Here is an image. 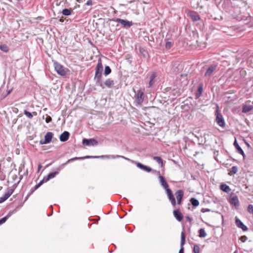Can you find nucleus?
Returning <instances> with one entry per match:
<instances>
[{"mask_svg": "<svg viewBox=\"0 0 253 253\" xmlns=\"http://www.w3.org/2000/svg\"><path fill=\"white\" fill-rule=\"evenodd\" d=\"M156 77V74L153 73L150 76V80H154Z\"/></svg>", "mask_w": 253, "mask_h": 253, "instance_id": "nucleus-44", "label": "nucleus"}, {"mask_svg": "<svg viewBox=\"0 0 253 253\" xmlns=\"http://www.w3.org/2000/svg\"><path fill=\"white\" fill-rule=\"evenodd\" d=\"M199 237L201 238H205L207 236V233L204 229L201 228L199 230Z\"/></svg>", "mask_w": 253, "mask_h": 253, "instance_id": "nucleus-25", "label": "nucleus"}, {"mask_svg": "<svg viewBox=\"0 0 253 253\" xmlns=\"http://www.w3.org/2000/svg\"><path fill=\"white\" fill-rule=\"evenodd\" d=\"M202 90H203V87L202 86H199L198 87V92L199 93V94H201L202 92Z\"/></svg>", "mask_w": 253, "mask_h": 253, "instance_id": "nucleus-46", "label": "nucleus"}, {"mask_svg": "<svg viewBox=\"0 0 253 253\" xmlns=\"http://www.w3.org/2000/svg\"><path fill=\"white\" fill-rule=\"evenodd\" d=\"M103 69V67L101 60L99 59L95 68V79L97 80V82H99L101 80Z\"/></svg>", "mask_w": 253, "mask_h": 253, "instance_id": "nucleus-3", "label": "nucleus"}, {"mask_svg": "<svg viewBox=\"0 0 253 253\" xmlns=\"http://www.w3.org/2000/svg\"><path fill=\"white\" fill-rule=\"evenodd\" d=\"M247 0H238V31H243L253 26V22L247 11L249 6Z\"/></svg>", "mask_w": 253, "mask_h": 253, "instance_id": "nucleus-1", "label": "nucleus"}, {"mask_svg": "<svg viewBox=\"0 0 253 253\" xmlns=\"http://www.w3.org/2000/svg\"><path fill=\"white\" fill-rule=\"evenodd\" d=\"M238 153L241 154L243 156L244 159L245 158V157H246L245 154L243 150L241 148V147L239 145H238Z\"/></svg>", "mask_w": 253, "mask_h": 253, "instance_id": "nucleus-33", "label": "nucleus"}, {"mask_svg": "<svg viewBox=\"0 0 253 253\" xmlns=\"http://www.w3.org/2000/svg\"><path fill=\"white\" fill-rule=\"evenodd\" d=\"M237 253V251H235L234 253Z\"/></svg>", "mask_w": 253, "mask_h": 253, "instance_id": "nucleus-57", "label": "nucleus"}, {"mask_svg": "<svg viewBox=\"0 0 253 253\" xmlns=\"http://www.w3.org/2000/svg\"><path fill=\"white\" fill-rule=\"evenodd\" d=\"M154 80H150L149 84V87L151 86L154 84Z\"/></svg>", "mask_w": 253, "mask_h": 253, "instance_id": "nucleus-49", "label": "nucleus"}, {"mask_svg": "<svg viewBox=\"0 0 253 253\" xmlns=\"http://www.w3.org/2000/svg\"><path fill=\"white\" fill-rule=\"evenodd\" d=\"M15 187L8 189L4 196L0 198V202H4L7 200L13 193Z\"/></svg>", "mask_w": 253, "mask_h": 253, "instance_id": "nucleus-12", "label": "nucleus"}, {"mask_svg": "<svg viewBox=\"0 0 253 253\" xmlns=\"http://www.w3.org/2000/svg\"><path fill=\"white\" fill-rule=\"evenodd\" d=\"M216 66L215 65H211L209 67L206 72L205 74L206 77H210L212 74L213 72L215 70Z\"/></svg>", "mask_w": 253, "mask_h": 253, "instance_id": "nucleus-14", "label": "nucleus"}, {"mask_svg": "<svg viewBox=\"0 0 253 253\" xmlns=\"http://www.w3.org/2000/svg\"><path fill=\"white\" fill-rule=\"evenodd\" d=\"M144 100V91L142 89H139L136 95V103L137 104H141Z\"/></svg>", "mask_w": 253, "mask_h": 253, "instance_id": "nucleus-7", "label": "nucleus"}, {"mask_svg": "<svg viewBox=\"0 0 253 253\" xmlns=\"http://www.w3.org/2000/svg\"><path fill=\"white\" fill-rule=\"evenodd\" d=\"M17 170H12L9 173V176H10L13 180H15L17 178Z\"/></svg>", "mask_w": 253, "mask_h": 253, "instance_id": "nucleus-22", "label": "nucleus"}, {"mask_svg": "<svg viewBox=\"0 0 253 253\" xmlns=\"http://www.w3.org/2000/svg\"><path fill=\"white\" fill-rule=\"evenodd\" d=\"M172 45V44L170 42H167L166 43L165 46L167 49H169L171 47Z\"/></svg>", "mask_w": 253, "mask_h": 253, "instance_id": "nucleus-37", "label": "nucleus"}, {"mask_svg": "<svg viewBox=\"0 0 253 253\" xmlns=\"http://www.w3.org/2000/svg\"><path fill=\"white\" fill-rule=\"evenodd\" d=\"M241 140L244 141V142L245 143V144H246V145L247 146V147L248 148H250V145L246 141V140H245L244 138H241Z\"/></svg>", "mask_w": 253, "mask_h": 253, "instance_id": "nucleus-43", "label": "nucleus"}, {"mask_svg": "<svg viewBox=\"0 0 253 253\" xmlns=\"http://www.w3.org/2000/svg\"><path fill=\"white\" fill-rule=\"evenodd\" d=\"M190 202L194 207H197L199 205V202L198 200H197L196 199L194 198H191L190 199Z\"/></svg>", "mask_w": 253, "mask_h": 253, "instance_id": "nucleus-26", "label": "nucleus"}, {"mask_svg": "<svg viewBox=\"0 0 253 253\" xmlns=\"http://www.w3.org/2000/svg\"><path fill=\"white\" fill-rule=\"evenodd\" d=\"M52 121V118L49 116H47L45 119V122L46 123H49Z\"/></svg>", "mask_w": 253, "mask_h": 253, "instance_id": "nucleus-40", "label": "nucleus"}, {"mask_svg": "<svg viewBox=\"0 0 253 253\" xmlns=\"http://www.w3.org/2000/svg\"><path fill=\"white\" fill-rule=\"evenodd\" d=\"M235 223L237 225V217H235Z\"/></svg>", "mask_w": 253, "mask_h": 253, "instance_id": "nucleus-55", "label": "nucleus"}, {"mask_svg": "<svg viewBox=\"0 0 253 253\" xmlns=\"http://www.w3.org/2000/svg\"><path fill=\"white\" fill-rule=\"evenodd\" d=\"M220 187L221 190L226 193H229L231 191L230 187L225 184H221Z\"/></svg>", "mask_w": 253, "mask_h": 253, "instance_id": "nucleus-21", "label": "nucleus"}, {"mask_svg": "<svg viewBox=\"0 0 253 253\" xmlns=\"http://www.w3.org/2000/svg\"><path fill=\"white\" fill-rule=\"evenodd\" d=\"M230 204L233 206L234 207L235 209L237 208V196L236 194L232 193L230 194L229 200H228Z\"/></svg>", "mask_w": 253, "mask_h": 253, "instance_id": "nucleus-8", "label": "nucleus"}, {"mask_svg": "<svg viewBox=\"0 0 253 253\" xmlns=\"http://www.w3.org/2000/svg\"><path fill=\"white\" fill-rule=\"evenodd\" d=\"M186 218V219L187 221H191V218L190 217H189V216H187Z\"/></svg>", "mask_w": 253, "mask_h": 253, "instance_id": "nucleus-53", "label": "nucleus"}, {"mask_svg": "<svg viewBox=\"0 0 253 253\" xmlns=\"http://www.w3.org/2000/svg\"><path fill=\"white\" fill-rule=\"evenodd\" d=\"M85 4L88 6L91 5L92 4V1L91 0H88L87 1Z\"/></svg>", "mask_w": 253, "mask_h": 253, "instance_id": "nucleus-45", "label": "nucleus"}, {"mask_svg": "<svg viewBox=\"0 0 253 253\" xmlns=\"http://www.w3.org/2000/svg\"><path fill=\"white\" fill-rule=\"evenodd\" d=\"M191 17L192 19L194 21H197L200 20V17L198 15L195 14V15H191Z\"/></svg>", "mask_w": 253, "mask_h": 253, "instance_id": "nucleus-32", "label": "nucleus"}, {"mask_svg": "<svg viewBox=\"0 0 253 253\" xmlns=\"http://www.w3.org/2000/svg\"><path fill=\"white\" fill-rule=\"evenodd\" d=\"M7 217L6 216L5 217H4L3 218H2L1 219H0V225L4 223L6 220H7Z\"/></svg>", "mask_w": 253, "mask_h": 253, "instance_id": "nucleus-41", "label": "nucleus"}, {"mask_svg": "<svg viewBox=\"0 0 253 253\" xmlns=\"http://www.w3.org/2000/svg\"><path fill=\"white\" fill-rule=\"evenodd\" d=\"M54 67L56 72L59 75L64 76L66 75L67 69L60 64L55 62L54 63Z\"/></svg>", "mask_w": 253, "mask_h": 253, "instance_id": "nucleus-4", "label": "nucleus"}, {"mask_svg": "<svg viewBox=\"0 0 253 253\" xmlns=\"http://www.w3.org/2000/svg\"><path fill=\"white\" fill-rule=\"evenodd\" d=\"M41 186H40V185L39 184H37L35 187V189L36 190L37 189H38Z\"/></svg>", "mask_w": 253, "mask_h": 253, "instance_id": "nucleus-51", "label": "nucleus"}, {"mask_svg": "<svg viewBox=\"0 0 253 253\" xmlns=\"http://www.w3.org/2000/svg\"><path fill=\"white\" fill-rule=\"evenodd\" d=\"M42 166L41 164H39L38 165V171H39L42 168Z\"/></svg>", "mask_w": 253, "mask_h": 253, "instance_id": "nucleus-50", "label": "nucleus"}, {"mask_svg": "<svg viewBox=\"0 0 253 253\" xmlns=\"http://www.w3.org/2000/svg\"><path fill=\"white\" fill-rule=\"evenodd\" d=\"M247 237L246 236H241L239 240H240L242 242H245L247 240Z\"/></svg>", "mask_w": 253, "mask_h": 253, "instance_id": "nucleus-42", "label": "nucleus"}, {"mask_svg": "<svg viewBox=\"0 0 253 253\" xmlns=\"http://www.w3.org/2000/svg\"><path fill=\"white\" fill-rule=\"evenodd\" d=\"M227 98H228V99H230V100H228L227 101L230 102L234 99H236V95H234V96H227Z\"/></svg>", "mask_w": 253, "mask_h": 253, "instance_id": "nucleus-39", "label": "nucleus"}, {"mask_svg": "<svg viewBox=\"0 0 253 253\" xmlns=\"http://www.w3.org/2000/svg\"><path fill=\"white\" fill-rule=\"evenodd\" d=\"M216 119L215 121L218 125L222 127L225 126V122L222 115L219 113L218 106H217L215 111Z\"/></svg>", "mask_w": 253, "mask_h": 253, "instance_id": "nucleus-5", "label": "nucleus"}, {"mask_svg": "<svg viewBox=\"0 0 253 253\" xmlns=\"http://www.w3.org/2000/svg\"><path fill=\"white\" fill-rule=\"evenodd\" d=\"M32 114L33 115V116H36L37 115L36 112H33Z\"/></svg>", "mask_w": 253, "mask_h": 253, "instance_id": "nucleus-54", "label": "nucleus"}, {"mask_svg": "<svg viewBox=\"0 0 253 253\" xmlns=\"http://www.w3.org/2000/svg\"><path fill=\"white\" fill-rule=\"evenodd\" d=\"M200 247L198 245H195L193 247L194 253H200Z\"/></svg>", "mask_w": 253, "mask_h": 253, "instance_id": "nucleus-29", "label": "nucleus"}, {"mask_svg": "<svg viewBox=\"0 0 253 253\" xmlns=\"http://www.w3.org/2000/svg\"><path fill=\"white\" fill-rule=\"evenodd\" d=\"M71 13V10L69 9H64L62 11V14L65 16H69Z\"/></svg>", "mask_w": 253, "mask_h": 253, "instance_id": "nucleus-28", "label": "nucleus"}, {"mask_svg": "<svg viewBox=\"0 0 253 253\" xmlns=\"http://www.w3.org/2000/svg\"><path fill=\"white\" fill-rule=\"evenodd\" d=\"M0 49L5 52L8 51L7 46L5 45L0 46Z\"/></svg>", "mask_w": 253, "mask_h": 253, "instance_id": "nucleus-35", "label": "nucleus"}, {"mask_svg": "<svg viewBox=\"0 0 253 253\" xmlns=\"http://www.w3.org/2000/svg\"><path fill=\"white\" fill-rule=\"evenodd\" d=\"M114 21L120 23L123 28L126 29L130 28L133 24L131 21L121 18H116Z\"/></svg>", "mask_w": 253, "mask_h": 253, "instance_id": "nucleus-6", "label": "nucleus"}, {"mask_svg": "<svg viewBox=\"0 0 253 253\" xmlns=\"http://www.w3.org/2000/svg\"><path fill=\"white\" fill-rule=\"evenodd\" d=\"M173 213L174 216L178 221H181L182 220L183 215L178 210L173 211Z\"/></svg>", "mask_w": 253, "mask_h": 253, "instance_id": "nucleus-16", "label": "nucleus"}, {"mask_svg": "<svg viewBox=\"0 0 253 253\" xmlns=\"http://www.w3.org/2000/svg\"><path fill=\"white\" fill-rule=\"evenodd\" d=\"M111 69H110V68L108 66H105V71H104V74H105V75H108L110 74L111 73Z\"/></svg>", "mask_w": 253, "mask_h": 253, "instance_id": "nucleus-30", "label": "nucleus"}, {"mask_svg": "<svg viewBox=\"0 0 253 253\" xmlns=\"http://www.w3.org/2000/svg\"><path fill=\"white\" fill-rule=\"evenodd\" d=\"M58 173V172L57 171L53 172H51V173H49L46 176H44L45 181L47 182L49 179H50L52 178H54L56 176V175Z\"/></svg>", "mask_w": 253, "mask_h": 253, "instance_id": "nucleus-19", "label": "nucleus"}, {"mask_svg": "<svg viewBox=\"0 0 253 253\" xmlns=\"http://www.w3.org/2000/svg\"><path fill=\"white\" fill-rule=\"evenodd\" d=\"M117 157H122V158H124L127 160L130 161L129 159L126 158L124 156H117Z\"/></svg>", "mask_w": 253, "mask_h": 253, "instance_id": "nucleus-52", "label": "nucleus"}, {"mask_svg": "<svg viewBox=\"0 0 253 253\" xmlns=\"http://www.w3.org/2000/svg\"><path fill=\"white\" fill-rule=\"evenodd\" d=\"M136 166L139 169L146 171L147 172H150L152 170V169L148 167L147 166L143 165V164H141L140 163L137 162L136 163Z\"/></svg>", "mask_w": 253, "mask_h": 253, "instance_id": "nucleus-15", "label": "nucleus"}, {"mask_svg": "<svg viewBox=\"0 0 253 253\" xmlns=\"http://www.w3.org/2000/svg\"><path fill=\"white\" fill-rule=\"evenodd\" d=\"M83 144L86 146H95L98 144V142L94 138L84 139L83 140Z\"/></svg>", "mask_w": 253, "mask_h": 253, "instance_id": "nucleus-9", "label": "nucleus"}, {"mask_svg": "<svg viewBox=\"0 0 253 253\" xmlns=\"http://www.w3.org/2000/svg\"><path fill=\"white\" fill-rule=\"evenodd\" d=\"M52 136V133L51 132H48L44 136V140L40 141V144H44L49 143L51 141Z\"/></svg>", "mask_w": 253, "mask_h": 253, "instance_id": "nucleus-11", "label": "nucleus"}, {"mask_svg": "<svg viewBox=\"0 0 253 253\" xmlns=\"http://www.w3.org/2000/svg\"><path fill=\"white\" fill-rule=\"evenodd\" d=\"M175 195L177 201V204L181 205L182 200L184 196V192L182 190H178L175 193Z\"/></svg>", "mask_w": 253, "mask_h": 253, "instance_id": "nucleus-10", "label": "nucleus"}, {"mask_svg": "<svg viewBox=\"0 0 253 253\" xmlns=\"http://www.w3.org/2000/svg\"><path fill=\"white\" fill-rule=\"evenodd\" d=\"M70 134L68 131H65L60 136V140L62 142L66 141L69 137Z\"/></svg>", "mask_w": 253, "mask_h": 253, "instance_id": "nucleus-17", "label": "nucleus"}, {"mask_svg": "<svg viewBox=\"0 0 253 253\" xmlns=\"http://www.w3.org/2000/svg\"><path fill=\"white\" fill-rule=\"evenodd\" d=\"M240 75L242 77H244L246 75V71L243 68L240 71Z\"/></svg>", "mask_w": 253, "mask_h": 253, "instance_id": "nucleus-36", "label": "nucleus"}, {"mask_svg": "<svg viewBox=\"0 0 253 253\" xmlns=\"http://www.w3.org/2000/svg\"><path fill=\"white\" fill-rule=\"evenodd\" d=\"M104 84L105 85L108 87H110L114 84V81L110 79H108L107 80H106Z\"/></svg>", "mask_w": 253, "mask_h": 253, "instance_id": "nucleus-24", "label": "nucleus"}, {"mask_svg": "<svg viewBox=\"0 0 253 253\" xmlns=\"http://www.w3.org/2000/svg\"><path fill=\"white\" fill-rule=\"evenodd\" d=\"M234 145L235 147L237 149V140L236 138H235V141L234 142Z\"/></svg>", "mask_w": 253, "mask_h": 253, "instance_id": "nucleus-47", "label": "nucleus"}, {"mask_svg": "<svg viewBox=\"0 0 253 253\" xmlns=\"http://www.w3.org/2000/svg\"><path fill=\"white\" fill-rule=\"evenodd\" d=\"M60 22H63V20L62 19H60Z\"/></svg>", "mask_w": 253, "mask_h": 253, "instance_id": "nucleus-56", "label": "nucleus"}, {"mask_svg": "<svg viewBox=\"0 0 253 253\" xmlns=\"http://www.w3.org/2000/svg\"><path fill=\"white\" fill-rule=\"evenodd\" d=\"M153 159L154 160L157 162L159 165H160L161 168L163 167V160L161 157L155 156L153 158Z\"/></svg>", "mask_w": 253, "mask_h": 253, "instance_id": "nucleus-23", "label": "nucleus"}, {"mask_svg": "<svg viewBox=\"0 0 253 253\" xmlns=\"http://www.w3.org/2000/svg\"><path fill=\"white\" fill-rule=\"evenodd\" d=\"M253 109V105H243L242 112L244 113H248Z\"/></svg>", "mask_w": 253, "mask_h": 253, "instance_id": "nucleus-18", "label": "nucleus"}, {"mask_svg": "<svg viewBox=\"0 0 253 253\" xmlns=\"http://www.w3.org/2000/svg\"><path fill=\"white\" fill-rule=\"evenodd\" d=\"M45 181L44 177L43 178L42 180L38 184L40 185V186H41Z\"/></svg>", "mask_w": 253, "mask_h": 253, "instance_id": "nucleus-48", "label": "nucleus"}, {"mask_svg": "<svg viewBox=\"0 0 253 253\" xmlns=\"http://www.w3.org/2000/svg\"><path fill=\"white\" fill-rule=\"evenodd\" d=\"M237 171V168L236 167H233L232 168V170L229 173L230 175H231L232 173L235 174Z\"/></svg>", "mask_w": 253, "mask_h": 253, "instance_id": "nucleus-34", "label": "nucleus"}, {"mask_svg": "<svg viewBox=\"0 0 253 253\" xmlns=\"http://www.w3.org/2000/svg\"><path fill=\"white\" fill-rule=\"evenodd\" d=\"M90 157L89 156H86L85 157H84V158H89ZM84 159V158L83 157H75V158H72V159H70L69 160H68L65 164H68V163L70 162H72V161H73L74 160H80V159Z\"/></svg>", "mask_w": 253, "mask_h": 253, "instance_id": "nucleus-27", "label": "nucleus"}, {"mask_svg": "<svg viewBox=\"0 0 253 253\" xmlns=\"http://www.w3.org/2000/svg\"><path fill=\"white\" fill-rule=\"evenodd\" d=\"M238 228H241L244 231H247L248 228L240 220L238 219Z\"/></svg>", "mask_w": 253, "mask_h": 253, "instance_id": "nucleus-20", "label": "nucleus"}, {"mask_svg": "<svg viewBox=\"0 0 253 253\" xmlns=\"http://www.w3.org/2000/svg\"><path fill=\"white\" fill-rule=\"evenodd\" d=\"M24 113L28 118L30 119H32L33 117V115L27 110H24Z\"/></svg>", "mask_w": 253, "mask_h": 253, "instance_id": "nucleus-31", "label": "nucleus"}, {"mask_svg": "<svg viewBox=\"0 0 253 253\" xmlns=\"http://www.w3.org/2000/svg\"><path fill=\"white\" fill-rule=\"evenodd\" d=\"M248 211L250 213L253 212V206L252 205H250L248 206Z\"/></svg>", "mask_w": 253, "mask_h": 253, "instance_id": "nucleus-38", "label": "nucleus"}, {"mask_svg": "<svg viewBox=\"0 0 253 253\" xmlns=\"http://www.w3.org/2000/svg\"><path fill=\"white\" fill-rule=\"evenodd\" d=\"M185 243V236L184 231H182L181 233V242L180 245L181 248L179 251V253H184V248L183 246Z\"/></svg>", "mask_w": 253, "mask_h": 253, "instance_id": "nucleus-13", "label": "nucleus"}, {"mask_svg": "<svg viewBox=\"0 0 253 253\" xmlns=\"http://www.w3.org/2000/svg\"><path fill=\"white\" fill-rule=\"evenodd\" d=\"M159 178L160 179V182L162 186L166 190V192L167 195L168 196V198L169 201L171 203V204L175 207L176 202L175 199L174 197L173 194L172 192V191L169 188V184L164 178V177L161 175H159Z\"/></svg>", "mask_w": 253, "mask_h": 253, "instance_id": "nucleus-2", "label": "nucleus"}]
</instances>
